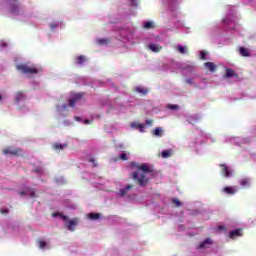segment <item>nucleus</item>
<instances>
[{"mask_svg":"<svg viewBox=\"0 0 256 256\" xmlns=\"http://www.w3.org/2000/svg\"><path fill=\"white\" fill-rule=\"evenodd\" d=\"M148 47L150 51H152L153 53H159V51L163 49V47L158 44H150Z\"/></svg>","mask_w":256,"mask_h":256,"instance_id":"obj_13","label":"nucleus"},{"mask_svg":"<svg viewBox=\"0 0 256 256\" xmlns=\"http://www.w3.org/2000/svg\"><path fill=\"white\" fill-rule=\"evenodd\" d=\"M223 191L227 193V195H235L237 193V190L233 187H224Z\"/></svg>","mask_w":256,"mask_h":256,"instance_id":"obj_18","label":"nucleus"},{"mask_svg":"<svg viewBox=\"0 0 256 256\" xmlns=\"http://www.w3.org/2000/svg\"><path fill=\"white\" fill-rule=\"evenodd\" d=\"M63 109H67V104H64V105H63Z\"/></svg>","mask_w":256,"mask_h":256,"instance_id":"obj_43","label":"nucleus"},{"mask_svg":"<svg viewBox=\"0 0 256 256\" xmlns=\"http://www.w3.org/2000/svg\"><path fill=\"white\" fill-rule=\"evenodd\" d=\"M79 225V218H73L68 220V223L65 224V227L68 231H75V227Z\"/></svg>","mask_w":256,"mask_h":256,"instance_id":"obj_5","label":"nucleus"},{"mask_svg":"<svg viewBox=\"0 0 256 256\" xmlns=\"http://www.w3.org/2000/svg\"><path fill=\"white\" fill-rule=\"evenodd\" d=\"M2 47H7V43H2Z\"/></svg>","mask_w":256,"mask_h":256,"instance_id":"obj_42","label":"nucleus"},{"mask_svg":"<svg viewBox=\"0 0 256 256\" xmlns=\"http://www.w3.org/2000/svg\"><path fill=\"white\" fill-rule=\"evenodd\" d=\"M65 147H67V144H59V143H55L53 145V148L55 149V151H59L65 149Z\"/></svg>","mask_w":256,"mask_h":256,"instance_id":"obj_23","label":"nucleus"},{"mask_svg":"<svg viewBox=\"0 0 256 256\" xmlns=\"http://www.w3.org/2000/svg\"><path fill=\"white\" fill-rule=\"evenodd\" d=\"M220 167H222V175L225 177H231V173L229 172V167H227V165L222 164L220 165Z\"/></svg>","mask_w":256,"mask_h":256,"instance_id":"obj_15","label":"nucleus"},{"mask_svg":"<svg viewBox=\"0 0 256 256\" xmlns=\"http://www.w3.org/2000/svg\"><path fill=\"white\" fill-rule=\"evenodd\" d=\"M7 213H9V210H3V209L1 210L2 215H7Z\"/></svg>","mask_w":256,"mask_h":256,"instance_id":"obj_38","label":"nucleus"},{"mask_svg":"<svg viewBox=\"0 0 256 256\" xmlns=\"http://www.w3.org/2000/svg\"><path fill=\"white\" fill-rule=\"evenodd\" d=\"M3 154L7 157H19L21 155V148L7 147L3 150Z\"/></svg>","mask_w":256,"mask_h":256,"instance_id":"obj_3","label":"nucleus"},{"mask_svg":"<svg viewBox=\"0 0 256 256\" xmlns=\"http://www.w3.org/2000/svg\"><path fill=\"white\" fill-rule=\"evenodd\" d=\"M17 71H20V73H23L24 75H37L41 69L35 67V66H29L27 64H18L16 65Z\"/></svg>","mask_w":256,"mask_h":256,"instance_id":"obj_2","label":"nucleus"},{"mask_svg":"<svg viewBox=\"0 0 256 256\" xmlns=\"http://www.w3.org/2000/svg\"><path fill=\"white\" fill-rule=\"evenodd\" d=\"M153 135L155 137H163V128H161V127L155 128L153 131Z\"/></svg>","mask_w":256,"mask_h":256,"instance_id":"obj_19","label":"nucleus"},{"mask_svg":"<svg viewBox=\"0 0 256 256\" xmlns=\"http://www.w3.org/2000/svg\"><path fill=\"white\" fill-rule=\"evenodd\" d=\"M97 42L98 45H107V43H109V39H99Z\"/></svg>","mask_w":256,"mask_h":256,"instance_id":"obj_30","label":"nucleus"},{"mask_svg":"<svg viewBox=\"0 0 256 256\" xmlns=\"http://www.w3.org/2000/svg\"><path fill=\"white\" fill-rule=\"evenodd\" d=\"M218 229H219L220 231H225V226H219Z\"/></svg>","mask_w":256,"mask_h":256,"instance_id":"obj_39","label":"nucleus"},{"mask_svg":"<svg viewBox=\"0 0 256 256\" xmlns=\"http://www.w3.org/2000/svg\"><path fill=\"white\" fill-rule=\"evenodd\" d=\"M37 243H38L39 249H45L47 247V242H45L41 239H38Z\"/></svg>","mask_w":256,"mask_h":256,"instance_id":"obj_27","label":"nucleus"},{"mask_svg":"<svg viewBox=\"0 0 256 256\" xmlns=\"http://www.w3.org/2000/svg\"><path fill=\"white\" fill-rule=\"evenodd\" d=\"M75 120H76V121H81V117L76 116V117H75Z\"/></svg>","mask_w":256,"mask_h":256,"instance_id":"obj_41","label":"nucleus"},{"mask_svg":"<svg viewBox=\"0 0 256 256\" xmlns=\"http://www.w3.org/2000/svg\"><path fill=\"white\" fill-rule=\"evenodd\" d=\"M200 58H201V59H207V52L201 51V52H200Z\"/></svg>","mask_w":256,"mask_h":256,"instance_id":"obj_34","label":"nucleus"},{"mask_svg":"<svg viewBox=\"0 0 256 256\" xmlns=\"http://www.w3.org/2000/svg\"><path fill=\"white\" fill-rule=\"evenodd\" d=\"M162 158L163 159H169V157H171L173 155V151L172 150H164L161 153Z\"/></svg>","mask_w":256,"mask_h":256,"instance_id":"obj_20","label":"nucleus"},{"mask_svg":"<svg viewBox=\"0 0 256 256\" xmlns=\"http://www.w3.org/2000/svg\"><path fill=\"white\" fill-rule=\"evenodd\" d=\"M177 51H178L179 53H181V55H185V53H187V47H183V46H181V45H178Z\"/></svg>","mask_w":256,"mask_h":256,"instance_id":"obj_28","label":"nucleus"},{"mask_svg":"<svg viewBox=\"0 0 256 256\" xmlns=\"http://www.w3.org/2000/svg\"><path fill=\"white\" fill-rule=\"evenodd\" d=\"M172 203L176 205V207H181V201L177 198L172 199Z\"/></svg>","mask_w":256,"mask_h":256,"instance_id":"obj_32","label":"nucleus"},{"mask_svg":"<svg viewBox=\"0 0 256 256\" xmlns=\"http://www.w3.org/2000/svg\"><path fill=\"white\" fill-rule=\"evenodd\" d=\"M242 234V230L241 229H236L230 232L229 234V238L230 239H235V237H241Z\"/></svg>","mask_w":256,"mask_h":256,"instance_id":"obj_12","label":"nucleus"},{"mask_svg":"<svg viewBox=\"0 0 256 256\" xmlns=\"http://www.w3.org/2000/svg\"><path fill=\"white\" fill-rule=\"evenodd\" d=\"M119 159L122 161H129V157L125 153L120 154Z\"/></svg>","mask_w":256,"mask_h":256,"instance_id":"obj_33","label":"nucleus"},{"mask_svg":"<svg viewBox=\"0 0 256 256\" xmlns=\"http://www.w3.org/2000/svg\"><path fill=\"white\" fill-rule=\"evenodd\" d=\"M19 195H21V196L29 195V197H32V198L37 197V193H36L35 189H33V188H28V189H26V191H20Z\"/></svg>","mask_w":256,"mask_h":256,"instance_id":"obj_6","label":"nucleus"},{"mask_svg":"<svg viewBox=\"0 0 256 256\" xmlns=\"http://www.w3.org/2000/svg\"><path fill=\"white\" fill-rule=\"evenodd\" d=\"M204 67L206 69H209V71L211 73H215V71H217V65H215V63H213V62H206V63H204Z\"/></svg>","mask_w":256,"mask_h":256,"instance_id":"obj_8","label":"nucleus"},{"mask_svg":"<svg viewBox=\"0 0 256 256\" xmlns=\"http://www.w3.org/2000/svg\"><path fill=\"white\" fill-rule=\"evenodd\" d=\"M8 3L10 5V11L14 15H19V11L21 9V4L17 2V0H8Z\"/></svg>","mask_w":256,"mask_h":256,"instance_id":"obj_4","label":"nucleus"},{"mask_svg":"<svg viewBox=\"0 0 256 256\" xmlns=\"http://www.w3.org/2000/svg\"><path fill=\"white\" fill-rule=\"evenodd\" d=\"M144 29H153V22H151V21L145 22Z\"/></svg>","mask_w":256,"mask_h":256,"instance_id":"obj_29","label":"nucleus"},{"mask_svg":"<svg viewBox=\"0 0 256 256\" xmlns=\"http://www.w3.org/2000/svg\"><path fill=\"white\" fill-rule=\"evenodd\" d=\"M82 97H83V94L74 95V97L69 100L70 107H75L77 101L82 99Z\"/></svg>","mask_w":256,"mask_h":256,"instance_id":"obj_7","label":"nucleus"},{"mask_svg":"<svg viewBox=\"0 0 256 256\" xmlns=\"http://www.w3.org/2000/svg\"><path fill=\"white\" fill-rule=\"evenodd\" d=\"M186 83H187L188 85H192L193 79H192V78L186 79Z\"/></svg>","mask_w":256,"mask_h":256,"instance_id":"obj_36","label":"nucleus"},{"mask_svg":"<svg viewBox=\"0 0 256 256\" xmlns=\"http://www.w3.org/2000/svg\"><path fill=\"white\" fill-rule=\"evenodd\" d=\"M226 79H229L231 77H238L237 73L231 68H226V73L224 76Z\"/></svg>","mask_w":256,"mask_h":256,"instance_id":"obj_10","label":"nucleus"},{"mask_svg":"<svg viewBox=\"0 0 256 256\" xmlns=\"http://www.w3.org/2000/svg\"><path fill=\"white\" fill-rule=\"evenodd\" d=\"M146 125H149V126L153 125V120H146Z\"/></svg>","mask_w":256,"mask_h":256,"instance_id":"obj_37","label":"nucleus"},{"mask_svg":"<svg viewBox=\"0 0 256 256\" xmlns=\"http://www.w3.org/2000/svg\"><path fill=\"white\" fill-rule=\"evenodd\" d=\"M131 189H133V184H128L125 188L119 190V195L123 197L127 195V191H131Z\"/></svg>","mask_w":256,"mask_h":256,"instance_id":"obj_11","label":"nucleus"},{"mask_svg":"<svg viewBox=\"0 0 256 256\" xmlns=\"http://www.w3.org/2000/svg\"><path fill=\"white\" fill-rule=\"evenodd\" d=\"M239 53L242 57H251V51L243 46L239 48Z\"/></svg>","mask_w":256,"mask_h":256,"instance_id":"obj_9","label":"nucleus"},{"mask_svg":"<svg viewBox=\"0 0 256 256\" xmlns=\"http://www.w3.org/2000/svg\"><path fill=\"white\" fill-rule=\"evenodd\" d=\"M240 185L242 187H249V185H251V181L249 180V178H242L240 180Z\"/></svg>","mask_w":256,"mask_h":256,"instance_id":"obj_22","label":"nucleus"},{"mask_svg":"<svg viewBox=\"0 0 256 256\" xmlns=\"http://www.w3.org/2000/svg\"><path fill=\"white\" fill-rule=\"evenodd\" d=\"M137 93H141L142 95H147L149 93V90L143 87H137L136 88Z\"/></svg>","mask_w":256,"mask_h":256,"instance_id":"obj_24","label":"nucleus"},{"mask_svg":"<svg viewBox=\"0 0 256 256\" xmlns=\"http://www.w3.org/2000/svg\"><path fill=\"white\" fill-rule=\"evenodd\" d=\"M213 241H211V238H206L202 243L199 244V249H205V247H209Z\"/></svg>","mask_w":256,"mask_h":256,"instance_id":"obj_14","label":"nucleus"},{"mask_svg":"<svg viewBox=\"0 0 256 256\" xmlns=\"http://www.w3.org/2000/svg\"><path fill=\"white\" fill-rule=\"evenodd\" d=\"M90 162L91 163H95V159H90Z\"/></svg>","mask_w":256,"mask_h":256,"instance_id":"obj_44","label":"nucleus"},{"mask_svg":"<svg viewBox=\"0 0 256 256\" xmlns=\"http://www.w3.org/2000/svg\"><path fill=\"white\" fill-rule=\"evenodd\" d=\"M51 29H56V27H59V24L52 23L50 24Z\"/></svg>","mask_w":256,"mask_h":256,"instance_id":"obj_35","label":"nucleus"},{"mask_svg":"<svg viewBox=\"0 0 256 256\" xmlns=\"http://www.w3.org/2000/svg\"><path fill=\"white\" fill-rule=\"evenodd\" d=\"M86 61L87 57H85L84 55H80L75 59L76 65H83V63H85Z\"/></svg>","mask_w":256,"mask_h":256,"instance_id":"obj_16","label":"nucleus"},{"mask_svg":"<svg viewBox=\"0 0 256 256\" xmlns=\"http://www.w3.org/2000/svg\"><path fill=\"white\" fill-rule=\"evenodd\" d=\"M35 173H39V170H38V169H36V170H35Z\"/></svg>","mask_w":256,"mask_h":256,"instance_id":"obj_45","label":"nucleus"},{"mask_svg":"<svg viewBox=\"0 0 256 256\" xmlns=\"http://www.w3.org/2000/svg\"><path fill=\"white\" fill-rule=\"evenodd\" d=\"M84 123L89 124V123H91V120L85 119V120H84Z\"/></svg>","mask_w":256,"mask_h":256,"instance_id":"obj_40","label":"nucleus"},{"mask_svg":"<svg viewBox=\"0 0 256 256\" xmlns=\"http://www.w3.org/2000/svg\"><path fill=\"white\" fill-rule=\"evenodd\" d=\"M88 218H90L91 221H97L98 219H101V214H99V213H89Z\"/></svg>","mask_w":256,"mask_h":256,"instance_id":"obj_21","label":"nucleus"},{"mask_svg":"<svg viewBox=\"0 0 256 256\" xmlns=\"http://www.w3.org/2000/svg\"><path fill=\"white\" fill-rule=\"evenodd\" d=\"M131 127H135V129H140L141 132H143V129H145V125L139 123H132Z\"/></svg>","mask_w":256,"mask_h":256,"instance_id":"obj_25","label":"nucleus"},{"mask_svg":"<svg viewBox=\"0 0 256 256\" xmlns=\"http://www.w3.org/2000/svg\"><path fill=\"white\" fill-rule=\"evenodd\" d=\"M15 101L16 103H19L20 101H25V94H23V92H17L15 94Z\"/></svg>","mask_w":256,"mask_h":256,"instance_id":"obj_17","label":"nucleus"},{"mask_svg":"<svg viewBox=\"0 0 256 256\" xmlns=\"http://www.w3.org/2000/svg\"><path fill=\"white\" fill-rule=\"evenodd\" d=\"M58 215H59V217H61V219H63V221H65L66 223H68L69 217H68V216H65V215H63V214L54 213V214H52V217H57Z\"/></svg>","mask_w":256,"mask_h":256,"instance_id":"obj_26","label":"nucleus"},{"mask_svg":"<svg viewBox=\"0 0 256 256\" xmlns=\"http://www.w3.org/2000/svg\"><path fill=\"white\" fill-rule=\"evenodd\" d=\"M132 167H136L137 171L130 174L131 179H133L140 187H145L149 184V173H153V168H151L148 164H138L135 162L131 163Z\"/></svg>","mask_w":256,"mask_h":256,"instance_id":"obj_1","label":"nucleus"},{"mask_svg":"<svg viewBox=\"0 0 256 256\" xmlns=\"http://www.w3.org/2000/svg\"><path fill=\"white\" fill-rule=\"evenodd\" d=\"M168 108L172 109L173 111H177V110H179V105H177V104H169Z\"/></svg>","mask_w":256,"mask_h":256,"instance_id":"obj_31","label":"nucleus"}]
</instances>
